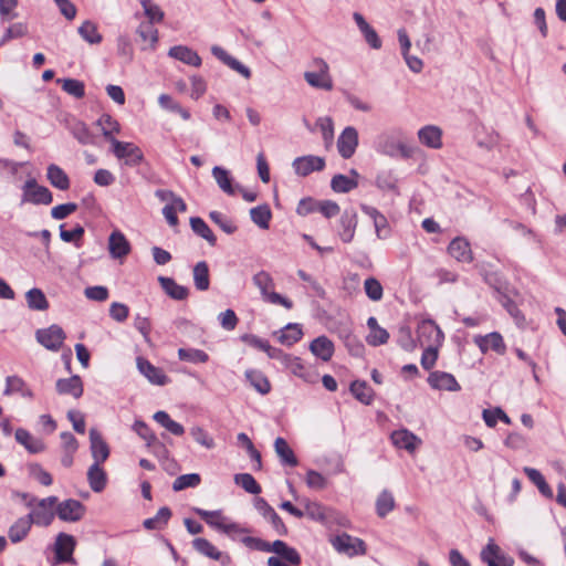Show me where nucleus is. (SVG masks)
<instances>
[{
    "label": "nucleus",
    "mask_w": 566,
    "mask_h": 566,
    "mask_svg": "<svg viewBox=\"0 0 566 566\" xmlns=\"http://www.w3.org/2000/svg\"><path fill=\"white\" fill-rule=\"evenodd\" d=\"M253 284L260 290L263 300L268 303L282 305L286 310L293 307L292 301L281 295L277 292L272 291L274 287V281L269 272L260 271L252 277Z\"/></svg>",
    "instance_id": "f257e3e1"
},
{
    "label": "nucleus",
    "mask_w": 566,
    "mask_h": 566,
    "mask_svg": "<svg viewBox=\"0 0 566 566\" xmlns=\"http://www.w3.org/2000/svg\"><path fill=\"white\" fill-rule=\"evenodd\" d=\"M56 503L57 497L54 495L39 500L34 506L31 507V512L27 516L31 520L32 524L48 527L52 524L56 514L54 511Z\"/></svg>",
    "instance_id": "f03ea898"
},
{
    "label": "nucleus",
    "mask_w": 566,
    "mask_h": 566,
    "mask_svg": "<svg viewBox=\"0 0 566 566\" xmlns=\"http://www.w3.org/2000/svg\"><path fill=\"white\" fill-rule=\"evenodd\" d=\"M312 66L317 69V71H307L304 73V78L307 84L315 88L332 91L334 85L327 62L322 57H315L312 61Z\"/></svg>",
    "instance_id": "7ed1b4c3"
},
{
    "label": "nucleus",
    "mask_w": 566,
    "mask_h": 566,
    "mask_svg": "<svg viewBox=\"0 0 566 566\" xmlns=\"http://www.w3.org/2000/svg\"><path fill=\"white\" fill-rule=\"evenodd\" d=\"M53 195L49 188L40 186L34 178L28 179L22 187V203L50 205Z\"/></svg>",
    "instance_id": "20e7f679"
},
{
    "label": "nucleus",
    "mask_w": 566,
    "mask_h": 566,
    "mask_svg": "<svg viewBox=\"0 0 566 566\" xmlns=\"http://www.w3.org/2000/svg\"><path fill=\"white\" fill-rule=\"evenodd\" d=\"M443 333L431 319H423L417 328V343L420 347H439L443 342Z\"/></svg>",
    "instance_id": "39448f33"
},
{
    "label": "nucleus",
    "mask_w": 566,
    "mask_h": 566,
    "mask_svg": "<svg viewBox=\"0 0 566 566\" xmlns=\"http://www.w3.org/2000/svg\"><path fill=\"white\" fill-rule=\"evenodd\" d=\"M333 547L340 554L349 557L364 555L366 553V544L363 539L354 537L347 533H342L331 539Z\"/></svg>",
    "instance_id": "423d86ee"
},
{
    "label": "nucleus",
    "mask_w": 566,
    "mask_h": 566,
    "mask_svg": "<svg viewBox=\"0 0 566 566\" xmlns=\"http://www.w3.org/2000/svg\"><path fill=\"white\" fill-rule=\"evenodd\" d=\"M113 153L118 159H125V165L136 167L144 161L142 149L133 143L113 139Z\"/></svg>",
    "instance_id": "0eeeda50"
},
{
    "label": "nucleus",
    "mask_w": 566,
    "mask_h": 566,
    "mask_svg": "<svg viewBox=\"0 0 566 566\" xmlns=\"http://www.w3.org/2000/svg\"><path fill=\"white\" fill-rule=\"evenodd\" d=\"M481 560L488 566H513L514 558L504 553L491 538L480 553Z\"/></svg>",
    "instance_id": "6e6552de"
},
{
    "label": "nucleus",
    "mask_w": 566,
    "mask_h": 566,
    "mask_svg": "<svg viewBox=\"0 0 566 566\" xmlns=\"http://www.w3.org/2000/svg\"><path fill=\"white\" fill-rule=\"evenodd\" d=\"M35 337L46 349L57 352L62 347L66 335L61 326L53 324L48 328L38 329Z\"/></svg>",
    "instance_id": "1a4fd4ad"
},
{
    "label": "nucleus",
    "mask_w": 566,
    "mask_h": 566,
    "mask_svg": "<svg viewBox=\"0 0 566 566\" xmlns=\"http://www.w3.org/2000/svg\"><path fill=\"white\" fill-rule=\"evenodd\" d=\"M85 512L84 504L74 499L64 500L55 505V513L63 522H78L84 517Z\"/></svg>",
    "instance_id": "9d476101"
},
{
    "label": "nucleus",
    "mask_w": 566,
    "mask_h": 566,
    "mask_svg": "<svg viewBox=\"0 0 566 566\" xmlns=\"http://www.w3.org/2000/svg\"><path fill=\"white\" fill-rule=\"evenodd\" d=\"M358 146V132L353 126H347L337 139V149L344 159H349Z\"/></svg>",
    "instance_id": "9b49d317"
},
{
    "label": "nucleus",
    "mask_w": 566,
    "mask_h": 566,
    "mask_svg": "<svg viewBox=\"0 0 566 566\" xmlns=\"http://www.w3.org/2000/svg\"><path fill=\"white\" fill-rule=\"evenodd\" d=\"M296 175L306 177L314 171H321L325 167V159L319 156L307 155L297 157L292 164Z\"/></svg>",
    "instance_id": "f8f14e48"
},
{
    "label": "nucleus",
    "mask_w": 566,
    "mask_h": 566,
    "mask_svg": "<svg viewBox=\"0 0 566 566\" xmlns=\"http://www.w3.org/2000/svg\"><path fill=\"white\" fill-rule=\"evenodd\" d=\"M76 542L74 536L66 534V533H60L56 536L54 551H55V558L59 563H74L73 559V552L75 548Z\"/></svg>",
    "instance_id": "ddd939ff"
},
{
    "label": "nucleus",
    "mask_w": 566,
    "mask_h": 566,
    "mask_svg": "<svg viewBox=\"0 0 566 566\" xmlns=\"http://www.w3.org/2000/svg\"><path fill=\"white\" fill-rule=\"evenodd\" d=\"M358 218L355 209H345L339 219L338 235L344 243H349L355 237Z\"/></svg>",
    "instance_id": "4468645a"
},
{
    "label": "nucleus",
    "mask_w": 566,
    "mask_h": 566,
    "mask_svg": "<svg viewBox=\"0 0 566 566\" xmlns=\"http://www.w3.org/2000/svg\"><path fill=\"white\" fill-rule=\"evenodd\" d=\"M428 384L432 389L447 390V391H459L461 386L459 385L455 377L447 371H431L427 379Z\"/></svg>",
    "instance_id": "2eb2a0df"
},
{
    "label": "nucleus",
    "mask_w": 566,
    "mask_h": 566,
    "mask_svg": "<svg viewBox=\"0 0 566 566\" xmlns=\"http://www.w3.org/2000/svg\"><path fill=\"white\" fill-rule=\"evenodd\" d=\"M195 512L197 515H199L207 524L210 526L217 528L220 532H223L226 534H230L232 532L235 533H244L247 532L245 528H241L235 523L224 524L222 522L214 521V517H220L221 513L220 511H206L202 509H195Z\"/></svg>",
    "instance_id": "dca6fc26"
},
{
    "label": "nucleus",
    "mask_w": 566,
    "mask_h": 566,
    "mask_svg": "<svg viewBox=\"0 0 566 566\" xmlns=\"http://www.w3.org/2000/svg\"><path fill=\"white\" fill-rule=\"evenodd\" d=\"M136 363L139 373L144 375L149 380V382L164 386L169 381V378L163 371V369L154 366L149 360L143 357H137Z\"/></svg>",
    "instance_id": "f3484780"
},
{
    "label": "nucleus",
    "mask_w": 566,
    "mask_h": 566,
    "mask_svg": "<svg viewBox=\"0 0 566 566\" xmlns=\"http://www.w3.org/2000/svg\"><path fill=\"white\" fill-rule=\"evenodd\" d=\"M90 442H91V453L94 459V463L102 464L109 457V447L106 441L103 439L102 434L97 429L92 428L90 430Z\"/></svg>",
    "instance_id": "a211bd4d"
},
{
    "label": "nucleus",
    "mask_w": 566,
    "mask_h": 566,
    "mask_svg": "<svg viewBox=\"0 0 566 566\" xmlns=\"http://www.w3.org/2000/svg\"><path fill=\"white\" fill-rule=\"evenodd\" d=\"M448 253L459 262L470 263L473 261L471 245L462 237H457L449 243Z\"/></svg>",
    "instance_id": "6ab92c4d"
},
{
    "label": "nucleus",
    "mask_w": 566,
    "mask_h": 566,
    "mask_svg": "<svg viewBox=\"0 0 566 566\" xmlns=\"http://www.w3.org/2000/svg\"><path fill=\"white\" fill-rule=\"evenodd\" d=\"M211 53L220 60L223 64L229 66L231 70L238 72L241 74L244 78L251 77V71L248 66L242 64L239 60L231 56L226 50H223L219 45H212L211 46Z\"/></svg>",
    "instance_id": "aec40b11"
},
{
    "label": "nucleus",
    "mask_w": 566,
    "mask_h": 566,
    "mask_svg": "<svg viewBox=\"0 0 566 566\" xmlns=\"http://www.w3.org/2000/svg\"><path fill=\"white\" fill-rule=\"evenodd\" d=\"M55 388L59 395H71L78 399L84 391L82 379L78 375L56 380Z\"/></svg>",
    "instance_id": "412c9836"
},
{
    "label": "nucleus",
    "mask_w": 566,
    "mask_h": 566,
    "mask_svg": "<svg viewBox=\"0 0 566 566\" xmlns=\"http://www.w3.org/2000/svg\"><path fill=\"white\" fill-rule=\"evenodd\" d=\"M108 250L113 259H122L129 254L130 243L120 231L115 230L108 238Z\"/></svg>",
    "instance_id": "4be33fe9"
},
{
    "label": "nucleus",
    "mask_w": 566,
    "mask_h": 566,
    "mask_svg": "<svg viewBox=\"0 0 566 566\" xmlns=\"http://www.w3.org/2000/svg\"><path fill=\"white\" fill-rule=\"evenodd\" d=\"M67 128L72 136L81 144V145H95L96 136L91 132L88 126L78 119H73L69 123Z\"/></svg>",
    "instance_id": "5701e85b"
},
{
    "label": "nucleus",
    "mask_w": 566,
    "mask_h": 566,
    "mask_svg": "<svg viewBox=\"0 0 566 566\" xmlns=\"http://www.w3.org/2000/svg\"><path fill=\"white\" fill-rule=\"evenodd\" d=\"M168 55L187 65L199 67L202 63L199 54L186 45H175L169 49Z\"/></svg>",
    "instance_id": "b1692460"
},
{
    "label": "nucleus",
    "mask_w": 566,
    "mask_h": 566,
    "mask_svg": "<svg viewBox=\"0 0 566 566\" xmlns=\"http://www.w3.org/2000/svg\"><path fill=\"white\" fill-rule=\"evenodd\" d=\"M420 143L429 148L439 149L442 147V130L434 125H427L418 130Z\"/></svg>",
    "instance_id": "393cba45"
},
{
    "label": "nucleus",
    "mask_w": 566,
    "mask_h": 566,
    "mask_svg": "<svg viewBox=\"0 0 566 566\" xmlns=\"http://www.w3.org/2000/svg\"><path fill=\"white\" fill-rule=\"evenodd\" d=\"M353 18L359 31L364 35L365 41L370 45L371 49L379 50L382 43L376 30L365 20L360 13L355 12Z\"/></svg>",
    "instance_id": "a878e982"
},
{
    "label": "nucleus",
    "mask_w": 566,
    "mask_h": 566,
    "mask_svg": "<svg viewBox=\"0 0 566 566\" xmlns=\"http://www.w3.org/2000/svg\"><path fill=\"white\" fill-rule=\"evenodd\" d=\"M268 552H274L279 557L292 565L301 564V555L298 552L281 539H276L272 544L269 543Z\"/></svg>",
    "instance_id": "bb28decb"
},
{
    "label": "nucleus",
    "mask_w": 566,
    "mask_h": 566,
    "mask_svg": "<svg viewBox=\"0 0 566 566\" xmlns=\"http://www.w3.org/2000/svg\"><path fill=\"white\" fill-rule=\"evenodd\" d=\"M158 282L164 292L175 301H184L189 295V289L178 284L172 277L159 276Z\"/></svg>",
    "instance_id": "cd10ccee"
},
{
    "label": "nucleus",
    "mask_w": 566,
    "mask_h": 566,
    "mask_svg": "<svg viewBox=\"0 0 566 566\" xmlns=\"http://www.w3.org/2000/svg\"><path fill=\"white\" fill-rule=\"evenodd\" d=\"M392 443L400 449H405L409 452L415 451L417 444L420 443V439L407 429L396 430L391 433Z\"/></svg>",
    "instance_id": "c85d7f7f"
},
{
    "label": "nucleus",
    "mask_w": 566,
    "mask_h": 566,
    "mask_svg": "<svg viewBox=\"0 0 566 566\" xmlns=\"http://www.w3.org/2000/svg\"><path fill=\"white\" fill-rule=\"evenodd\" d=\"M367 326L369 328V334L366 337V342L370 346L376 347V346L384 345L388 342L389 333L387 332V329H385L378 325L376 317L370 316L367 319Z\"/></svg>",
    "instance_id": "c756f323"
},
{
    "label": "nucleus",
    "mask_w": 566,
    "mask_h": 566,
    "mask_svg": "<svg viewBox=\"0 0 566 566\" xmlns=\"http://www.w3.org/2000/svg\"><path fill=\"white\" fill-rule=\"evenodd\" d=\"M310 349L317 358H321L323 361H328L334 354V344L328 337L318 336L311 343Z\"/></svg>",
    "instance_id": "7c9ffc66"
},
{
    "label": "nucleus",
    "mask_w": 566,
    "mask_h": 566,
    "mask_svg": "<svg viewBox=\"0 0 566 566\" xmlns=\"http://www.w3.org/2000/svg\"><path fill=\"white\" fill-rule=\"evenodd\" d=\"M15 440L32 454L40 453L45 448L41 439L33 437L28 430L23 428L15 430Z\"/></svg>",
    "instance_id": "2f4dec72"
},
{
    "label": "nucleus",
    "mask_w": 566,
    "mask_h": 566,
    "mask_svg": "<svg viewBox=\"0 0 566 566\" xmlns=\"http://www.w3.org/2000/svg\"><path fill=\"white\" fill-rule=\"evenodd\" d=\"M361 211L374 221L376 234L379 239H382L388 233V221L387 218L379 212L375 207L361 205Z\"/></svg>",
    "instance_id": "473e14b6"
},
{
    "label": "nucleus",
    "mask_w": 566,
    "mask_h": 566,
    "mask_svg": "<svg viewBox=\"0 0 566 566\" xmlns=\"http://www.w3.org/2000/svg\"><path fill=\"white\" fill-rule=\"evenodd\" d=\"M46 178L50 184L59 190H67L70 188V178L66 172L57 165L51 164L46 169Z\"/></svg>",
    "instance_id": "72a5a7b5"
},
{
    "label": "nucleus",
    "mask_w": 566,
    "mask_h": 566,
    "mask_svg": "<svg viewBox=\"0 0 566 566\" xmlns=\"http://www.w3.org/2000/svg\"><path fill=\"white\" fill-rule=\"evenodd\" d=\"M87 482L92 491L99 493L104 491L107 484L106 472L101 468V464L93 463L87 471Z\"/></svg>",
    "instance_id": "f704fd0d"
},
{
    "label": "nucleus",
    "mask_w": 566,
    "mask_h": 566,
    "mask_svg": "<svg viewBox=\"0 0 566 566\" xmlns=\"http://www.w3.org/2000/svg\"><path fill=\"white\" fill-rule=\"evenodd\" d=\"M193 548L201 555L209 557L213 560H222L224 557L227 562H229L230 557L228 555H223L214 545H212L208 539L198 537L192 541Z\"/></svg>",
    "instance_id": "c9c22d12"
},
{
    "label": "nucleus",
    "mask_w": 566,
    "mask_h": 566,
    "mask_svg": "<svg viewBox=\"0 0 566 566\" xmlns=\"http://www.w3.org/2000/svg\"><path fill=\"white\" fill-rule=\"evenodd\" d=\"M274 449L283 465L296 467L298 464V460L294 454V451L290 448L284 438L277 437L275 439Z\"/></svg>",
    "instance_id": "e433bc0d"
},
{
    "label": "nucleus",
    "mask_w": 566,
    "mask_h": 566,
    "mask_svg": "<svg viewBox=\"0 0 566 566\" xmlns=\"http://www.w3.org/2000/svg\"><path fill=\"white\" fill-rule=\"evenodd\" d=\"M32 523L29 517H19L9 528L8 536L12 543H19L27 537L31 530Z\"/></svg>",
    "instance_id": "4c0bfd02"
},
{
    "label": "nucleus",
    "mask_w": 566,
    "mask_h": 566,
    "mask_svg": "<svg viewBox=\"0 0 566 566\" xmlns=\"http://www.w3.org/2000/svg\"><path fill=\"white\" fill-rule=\"evenodd\" d=\"M245 378L259 394L266 395L271 391V384L261 370L248 369L245 370Z\"/></svg>",
    "instance_id": "58836bf2"
},
{
    "label": "nucleus",
    "mask_w": 566,
    "mask_h": 566,
    "mask_svg": "<svg viewBox=\"0 0 566 566\" xmlns=\"http://www.w3.org/2000/svg\"><path fill=\"white\" fill-rule=\"evenodd\" d=\"M212 177L218 184L219 188L229 196L235 195L237 186L232 185V178L229 170L223 167L216 166L212 168Z\"/></svg>",
    "instance_id": "ea45409f"
},
{
    "label": "nucleus",
    "mask_w": 566,
    "mask_h": 566,
    "mask_svg": "<svg viewBox=\"0 0 566 566\" xmlns=\"http://www.w3.org/2000/svg\"><path fill=\"white\" fill-rule=\"evenodd\" d=\"M14 392L21 394L22 397L33 398V392L27 387L25 381L19 376H8L6 378L4 395L9 396Z\"/></svg>",
    "instance_id": "a19ab883"
},
{
    "label": "nucleus",
    "mask_w": 566,
    "mask_h": 566,
    "mask_svg": "<svg viewBox=\"0 0 566 566\" xmlns=\"http://www.w3.org/2000/svg\"><path fill=\"white\" fill-rule=\"evenodd\" d=\"M190 227L192 231L205 239L209 245L214 247L217 244V237L213 234L209 226L200 217L190 218Z\"/></svg>",
    "instance_id": "79ce46f5"
},
{
    "label": "nucleus",
    "mask_w": 566,
    "mask_h": 566,
    "mask_svg": "<svg viewBox=\"0 0 566 566\" xmlns=\"http://www.w3.org/2000/svg\"><path fill=\"white\" fill-rule=\"evenodd\" d=\"M96 125L101 127L103 136L113 144L114 134L120 130L119 123L114 119L109 114H103L97 120Z\"/></svg>",
    "instance_id": "37998d69"
},
{
    "label": "nucleus",
    "mask_w": 566,
    "mask_h": 566,
    "mask_svg": "<svg viewBox=\"0 0 566 566\" xmlns=\"http://www.w3.org/2000/svg\"><path fill=\"white\" fill-rule=\"evenodd\" d=\"M349 390L353 396L364 405H370L374 398L373 389L364 380H354Z\"/></svg>",
    "instance_id": "c03bdc74"
},
{
    "label": "nucleus",
    "mask_w": 566,
    "mask_h": 566,
    "mask_svg": "<svg viewBox=\"0 0 566 566\" xmlns=\"http://www.w3.org/2000/svg\"><path fill=\"white\" fill-rule=\"evenodd\" d=\"M193 283L198 291H207L209 289V266L206 261H200L193 266Z\"/></svg>",
    "instance_id": "a18cd8bd"
},
{
    "label": "nucleus",
    "mask_w": 566,
    "mask_h": 566,
    "mask_svg": "<svg viewBox=\"0 0 566 566\" xmlns=\"http://www.w3.org/2000/svg\"><path fill=\"white\" fill-rule=\"evenodd\" d=\"M153 418L157 423H159L174 436L180 437L185 433L184 426L172 420L170 416L164 410L155 412Z\"/></svg>",
    "instance_id": "49530a36"
},
{
    "label": "nucleus",
    "mask_w": 566,
    "mask_h": 566,
    "mask_svg": "<svg viewBox=\"0 0 566 566\" xmlns=\"http://www.w3.org/2000/svg\"><path fill=\"white\" fill-rule=\"evenodd\" d=\"M250 217L253 223L259 228L266 230L270 227L272 212L268 205H260L250 210Z\"/></svg>",
    "instance_id": "de8ad7c7"
},
{
    "label": "nucleus",
    "mask_w": 566,
    "mask_h": 566,
    "mask_svg": "<svg viewBox=\"0 0 566 566\" xmlns=\"http://www.w3.org/2000/svg\"><path fill=\"white\" fill-rule=\"evenodd\" d=\"M303 332L298 324L289 323L280 331L279 342L292 346L302 338Z\"/></svg>",
    "instance_id": "09e8293b"
},
{
    "label": "nucleus",
    "mask_w": 566,
    "mask_h": 566,
    "mask_svg": "<svg viewBox=\"0 0 566 566\" xmlns=\"http://www.w3.org/2000/svg\"><path fill=\"white\" fill-rule=\"evenodd\" d=\"M524 473L527 475V478L537 486L538 491L542 495H544L547 499L553 497V490L545 481L543 474L534 469V468H524Z\"/></svg>",
    "instance_id": "8fccbe9b"
},
{
    "label": "nucleus",
    "mask_w": 566,
    "mask_h": 566,
    "mask_svg": "<svg viewBox=\"0 0 566 566\" xmlns=\"http://www.w3.org/2000/svg\"><path fill=\"white\" fill-rule=\"evenodd\" d=\"M77 31L81 38L90 44H99L103 40L102 34L97 30L96 23L91 20L84 21L78 27Z\"/></svg>",
    "instance_id": "3c124183"
},
{
    "label": "nucleus",
    "mask_w": 566,
    "mask_h": 566,
    "mask_svg": "<svg viewBox=\"0 0 566 566\" xmlns=\"http://www.w3.org/2000/svg\"><path fill=\"white\" fill-rule=\"evenodd\" d=\"M358 187V181L346 175L337 174L331 180V188L337 193H347Z\"/></svg>",
    "instance_id": "603ef678"
},
{
    "label": "nucleus",
    "mask_w": 566,
    "mask_h": 566,
    "mask_svg": "<svg viewBox=\"0 0 566 566\" xmlns=\"http://www.w3.org/2000/svg\"><path fill=\"white\" fill-rule=\"evenodd\" d=\"M395 505L396 502L392 493L388 490H382L376 500V513L382 518L395 509Z\"/></svg>",
    "instance_id": "864d4df0"
},
{
    "label": "nucleus",
    "mask_w": 566,
    "mask_h": 566,
    "mask_svg": "<svg viewBox=\"0 0 566 566\" xmlns=\"http://www.w3.org/2000/svg\"><path fill=\"white\" fill-rule=\"evenodd\" d=\"M178 358L181 361H188L192 364H205L209 360V355L202 349L181 347L178 349Z\"/></svg>",
    "instance_id": "5fc2aeb1"
},
{
    "label": "nucleus",
    "mask_w": 566,
    "mask_h": 566,
    "mask_svg": "<svg viewBox=\"0 0 566 566\" xmlns=\"http://www.w3.org/2000/svg\"><path fill=\"white\" fill-rule=\"evenodd\" d=\"M57 84H61L62 90L75 98H83L85 96V85L82 81L76 78H57Z\"/></svg>",
    "instance_id": "6e6d98bb"
},
{
    "label": "nucleus",
    "mask_w": 566,
    "mask_h": 566,
    "mask_svg": "<svg viewBox=\"0 0 566 566\" xmlns=\"http://www.w3.org/2000/svg\"><path fill=\"white\" fill-rule=\"evenodd\" d=\"M171 517V510L167 506H163L158 510L154 517L146 518L143 525L146 530H160L165 526Z\"/></svg>",
    "instance_id": "4d7b16f0"
},
{
    "label": "nucleus",
    "mask_w": 566,
    "mask_h": 566,
    "mask_svg": "<svg viewBox=\"0 0 566 566\" xmlns=\"http://www.w3.org/2000/svg\"><path fill=\"white\" fill-rule=\"evenodd\" d=\"M399 142L387 134H382L376 139V150L389 157H397V145Z\"/></svg>",
    "instance_id": "13d9d810"
},
{
    "label": "nucleus",
    "mask_w": 566,
    "mask_h": 566,
    "mask_svg": "<svg viewBox=\"0 0 566 566\" xmlns=\"http://www.w3.org/2000/svg\"><path fill=\"white\" fill-rule=\"evenodd\" d=\"M29 308L34 311H45L49 307V302L44 293L40 289H31L25 294Z\"/></svg>",
    "instance_id": "bf43d9fd"
},
{
    "label": "nucleus",
    "mask_w": 566,
    "mask_h": 566,
    "mask_svg": "<svg viewBox=\"0 0 566 566\" xmlns=\"http://www.w3.org/2000/svg\"><path fill=\"white\" fill-rule=\"evenodd\" d=\"M499 302L507 311V313L513 317V319L515 321V323L518 326H523L525 324L524 315L522 314L518 306L512 298H510L505 294H500Z\"/></svg>",
    "instance_id": "052dcab7"
},
{
    "label": "nucleus",
    "mask_w": 566,
    "mask_h": 566,
    "mask_svg": "<svg viewBox=\"0 0 566 566\" xmlns=\"http://www.w3.org/2000/svg\"><path fill=\"white\" fill-rule=\"evenodd\" d=\"M234 482L250 494H259L262 489L256 480L250 473H239L234 475Z\"/></svg>",
    "instance_id": "680f3d73"
},
{
    "label": "nucleus",
    "mask_w": 566,
    "mask_h": 566,
    "mask_svg": "<svg viewBox=\"0 0 566 566\" xmlns=\"http://www.w3.org/2000/svg\"><path fill=\"white\" fill-rule=\"evenodd\" d=\"M201 478L198 473H188L178 476L172 483V490L178 492L187 488H196L200 484Z\"/></svg>",
    "instance_id": "e2e57ef3"
},
{
    "label": "nucleus",
    "mask_w": 566,
    "mask_h": 566,
    "mask_svg": "<svg viewBox=\"0 0 566 566\" xmlns=\"http://www.w3.org/2000/svg\"><path fill=\"white\" fill-rule=\"evenodd\" d=\"M482 416L485 424L490 428H494L497 420H501L506 424L511 423V418L501 408H495L493 410L484 409Z\"/></svg>",
    "instance_id": "0e129e2a"
},
{
    "label": "nucleus",
    "mask_w": 566,
    "mask_h": 566,
    "mask_svg": "<svg viewBox=\"0 0 566 566\" xmlns=\"http://www.w3.org/2000/svg\"><path fill=\"white\" fill-rule=\"evenodd\" d=\"M397 343L406 352H413L418 345L417 340L412 337L410 327L408 326H401L399 328Z\"/></svg>",
    "instance_id": "69168bd1"
},
{
    "label": "nucleus",
    "mask_w": 566,
    "mask_h": 566,
    "mask_svg": "<svg viewBox=\"0 0 566 566\" xmlns=\"http://www.w3.org/2000/svg\"><path fill=\"white\" fill-rule=\"evenodd\" d=\"M209 218L227 234H232L238 229L231 219L219 211H211Z\"/></svg>",
    "instance_id": "338daca9"
},
{
    "label": "nucleus",
    "mask_w": 566,
    "mask_h": 566,
    "mask_svg": "<svg viewBox=\"0 0 566 566\" xmlns=\"http://www.w3.org/2000/svg\"><path fill=\"white\" fill-rule=\"evenodd\" d=\"M366 295L374 302L382 298L384 289L380 282L375 277H368L364 282Z\"/></svg>",
    "instance_id": "774afa93"
}]
</instances>
